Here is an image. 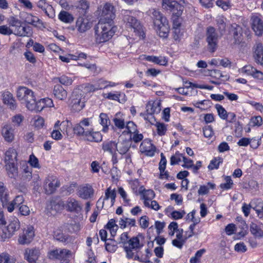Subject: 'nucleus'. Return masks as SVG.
I'll return each mask as SVG.
<instances>
[{
  "label": "nucleus",
  "instance_id": "nucleus-49",
  "mask_svg": "<svg viewBox=\"0 0 263 263\" xmlns=\"http://www.w3.org/2000/svg\"><path fill=\"white\" fill-rule=\"evenodd\" d=\"M126 130H125L124 133L127 132L128 134H133L137 132V125L133 121H128L126 123L125 126Z\"/></svg>",
  "mask_w": 263,
  "mask_h": 263
},
{
  "label": "nucleus",
  "instance_id": "nucleus-46",
  "mask_svg": "<svg viewBox=\"0 0 263 263\" xmlns=\"http://www.w3.org/2000/svg\"><path fill=\"white\" fill-rule=\"evenodd\" d=\"M250 231L255 237H260L263 235V231L254 223L250 224Z\"/></svg>",
  "mask_w": 263,
  "mask_h": 263
},
{
  "label": "nucleus",
  "instance_id": "nucleus-15",
  "mask_svg": "<svg viewBox=\"0 0 263 263\" xmlns=\"http://www.w3.org/2000/svg\"><path fill=\"white\" fill-rule=\"evenodd\" d=\"M76 24V28L80 33L85 32L92 26V23L88 18L84 16L78 17Z\"/></svg>",
  "mask_w": 263,
  "mask_h": 263
},
{
  "label": "nucleus",
  "instance_id": "nucleus-32",
  "mask_svg": "<svg viewBox=\"0 0 263 263\" xmlns=\"http://www.w3.org/2000/svg\"><path fill=\"white\" fill-rule=\"evenodd\" d=\"M69 122L68 121H63L61 124L60 121H57L54 124V129L51 134V137L56 140H60L62 138V135L59 130V126L60 125H63L64 126L68 125Z\"/></svg>",
  "mask_w": 263,
  "mask_h": 263
},
{
  "label": "nucleus",
  "instance_id": "nucleus-10",
  "mask_svg": "<svg viewBox=\"0 0 263 263\" xmlns=\"http://www.w3.org/2000/svg\"><path fill=\"white\" fill-rule=\"evenodd\" d=\"M154 26L157 34L160 37L163 38L167 37L170 31V27L166 19H163L162 22H160L158 20L156 21Z\"/></svg>",
  "mask_w": 263,
  "mask_h": 263
},
{
  "label": "nucleus",
  "instance_id": "nucleus-19",
  "mask_svg": "<svg viewBox=\"0 0 263 263\" xmlns=\"http://www.w3.org/2000/svg\"><path fill=\"white\" fill-rule=\"evenodd\" d=\"M93 193L94 190L91 185L86 184L79 187L78 195L83 199H87L91 198L93 196Z\"/></svg>",
  "mask_w": 263,
  "mask_h": 263
},
{
  "label": "nucleus",
  "instance_id": "nucleus-41",
  "mask_svg": "<svg viewBox=\"0 0 263 263\" xmlns=\"http://www.w3.org/2000/svg\"><path fill=\"white\" fill-rule=\"evenodd\" d=\"M253 143H255L256 144L255 145V147H257L259 145L258 142L257 140L254 139H249L247 138H243L240 139L237 144L239 146H246L248 145L249 144H250L251 146H253Z\"/></svg>",
  "mask_w": 263,
  "mask_h": 263
},
{
  "label": "nucleus",
  "instance_id": "nucleus-42",
  "mask_svg": "<svg viewBox=\"0 0 263 263\" xmlns=\"http://www.w3.org/2000/svg\"><path fill=\"white\" fill-rule=\"evenodd\" d=\"M16 259L8 253L5 252L0 254V263H15Z\"/></svg>",
  "mask_w": 263,
  "mask_h": 263
},
{
  "label": "nucleus",
  "instance_id": "nucleus-14",
  "mask_svg": "<svg viewBox=\"0 0 263 263\" xmlns=\"http://www.w3.org/2000/svg\"><path fill=\"white\" fill-rule=\"evenodd\" d=\"M115 9L112 5L110 4L106 3L103 7L101 18L100 20H104L105 22H114V19L115 18Z\"/></svg>",
  "mask_w": 263,
  "mask_h": 263
},
{
  "label": "nucleus",
  "instance_id": "nucleus-31",
  "mask_svg": "<svg viewBox=\"0 0 263 263\" xmlns=\"http://www.w3.org/2000/svg\"><path fill=\"white\" fill-rule=\"evenodd\" d=\"M53 93L55 97L60 100H64L67 97V91L60 85L54 86Z\"/></svg>",
  "mask_w": 263,
  "mask_h": 263
},
{
  "label": "nucleus",
  "instance_id": "nucleus-59",
  "mask_svg": "<svg viewBox=\"0 0 263 263\" xmlns=\"http://www.w3.org/2000/svg\"><path fill=\"white\" fill-rule=\"evenodd\" d=\"M203 135L206 138H210L214 135V132L212 127L210 125L205 126L203 128Z\"/></svg>",
  "mask_w": 263,
  "mask_h": 263
},
{
  "label": "nucleus",
  "instance_id": "nucleus-62",
  "mask_svg": "<svg viewBox=\"0 0 263 263\" xmlns=\"http://www.w3.org/2000/svg\"><path fill=\"white\" fill-rule=\"evenodd\" d=\"M114 123L118 128L123 129L125 128V125L123 119L115 117L113 119Z\"/></svg>",
  "mask_w": 263,
  "mask_h": 263
},
{
  "label": "nucleus",
  "instance_id": "nucleus-7",
  "mask_svg": "<svg viewBox=\"0 0 263 263\" xmlns=\"http://www.w3.org/2000/svg\"><path fill=\"white\" fill-rule=\"evenodd\" d=\"M72 254L70 250L66 249H57L48 253V256L50 259H58L62 262L69 261V258L72 256Z\"/></svg>",
  "mask_w": 263,
  "mask_h": 263
},
{
  "label": "nucleus",
  "instance_id": "nucleus-40",
  "mask_svg": "<svg viewBox=\"0 0 263 263\" xmlns=\"http://www.w3.org/2000/svg\"><path fill=\"white\" fill-rule=\"evenodd\" d=\"M17 157V153L15 149L10 148L5 153V160L6 163L14 162Z\"/></svg>",
  "mask_w": 263,
  "mask_h": 263
},
{
  "label": "nucleus",
  "instance_id": "nucleus-5",
  "mask_svg": "<svg viewBox=\"0 0 263 263\" xmlns=\"http://www.w3.org/2000/svg\"><path fill=\"white\" fill-rule=\"evenodd\" d=\"M84 92L80 88H76L71 96V109L75 112L81 111L85 106Z\"/></svg>",
  "mask_w": 263,
  "mask_h": 263
},
{
  "label": "nucleus",
  "instance_id": "nucleus-21",
  "mask_svg": "<svg viewBox=\"0 0 263 263\" xmlns=\"http://www.w3.org/2000/svg\"><path fill=\"white\" fill-rule=\"evenodd\" d=\"M146 112L152 118L153 114H158L161 110L160 100L149 101L146 106Z\"/></svg>",
  "mask_w": 263,
  "mask_h": 263
},
{
  "label": "nucleus",
  "instance_id": "nucleus-17",
  "mask_svg": "<svg viewBox=\"0 0 263 263\" xmlns=\"http://www.w3.org/2000/svg\"><path fill=\"white\" fill-rule=\"evenodd\" d=\"M40 251L36 248H27L24 253V258L29 263H36L40 256Z\"/></svg>",
  "mask_w": 263,
  "mask_h": 263
},
{
  "label": "nucleus",
  "instance_id": "nucleus-61",
  "mask_svg": "<svg viewBox=\"0 0 263 263\" xmlns=\"http://www.w3.org/2000/svg\"><path fill=\"white\" fill-rule=\"evenodd\" d=\"M242 211L246 217H248L250 213L251 209H253V205L251 204V201L249 204L243 203L242 206Z\"/></svg>",
  "mask_w": 263,
  "mask_h": 263
},
{
  "label": "nucleus",
  "instance_id": "nucleus-37",
  "mask_svg": "<svg viewBox=\"0 0 263 263\" xmlns=\"http://www.w3.org/2000/svg\"><path fill=\"white\" fill-rule=\"evenodd\" d=\"M58 18L61 22L67 24H70L74 21L73 15L65 11H61L59 14Z\"/></svg>",
  "mask_w": 263,
  "mask_h": 263
},
{
  "label": "nucleus",
  "instance_id": "nucleus-56",
  "mask_svg": "<svg viewBox=\"0 0 263 263\" xmlns=\"http://www.w3.org/2000/svg\"><path fill=\"white\" fill-rule=\"evenodd\" d=\"M216 22L218 27L219 31L222 34L224 31L226 26L224 19L222 17H219L217 18Z\"/></svg>",
  "mask_w": 263,
  "mask_h": 263
},
{
  "label": "nucleus",
  "instance_id": "nucleus-33",
  "mask_svg": "<svg viewBox=\"0 0 263 263\" xmlns=\"http://www.w3.org/2000/svg\"><path fill=\"white\" fill-rule=\"evenodd\" d=\"M253 209L255 211L259 218H263V202L260 199H254L251 201Z\"/></svg>",
  "mask_w": 263,
  "mask_h": 263
},
{
  "label": "nucleus",
  "instance_id": "nucleus-39",
  "mask_svg": "<svg viewBox=\"0 0 263 263\" xmlns=\"http://www.w3.org/2000/svg\"><path fill=\"white\" fill-rule=\"evenodd\" d=\"M24 21L35 27L41 23L40 20L37 17L33 16L30 13H26Z\"/></svg>",
  "mask_w": 263,
  "mask_h": 263
},
{
  "label": "nucleus",
  "instance_id": "nucleus-29",
  "mask_svg": "<svg viewBox=\"0 0 263 263\" xmlns=\"http://www.w3.org/2000/svg\"><path fill=\"white\" fill-rule=\"evenodd\" d=\"M2 135L7 142H11L14 139L13 129L11 125L7 124L5 125L2 130Z\"/></svg>",
  "mask_w": 263,
  "mask_h": 263
},
{
  "label": "nucleus",
  "instance_id": "nucleus-8",
  "mask_svg": "<svg viewBox=\"0 0 263 263\" xmlns=\"http://www.w3.org/2000/svg\"><path fill=\"white\" fill-rule=\"evenodd\" d=\"M116 197V190L115 189L111 190V187H109L105 190L104 197H101L99 199L97 204L98 205H101L103 208L106 202L109 206H112L115 203Z\"/></svg>",
  "mask_w": 263,
  "mask_h": 263
},
{
  "label": "nucleus",
  "instance_id": "nucleus-38",
  "mask_svg": "<svg viewBox=\"0 0 263 263\" xmlns=\"http://www.w3.org/2000/svg\"><path fill=\"white\" fill-rule=\"evenodd\" d=\"M146 60L152 62L160 65L165 66L167 64V61L165 57H155L148 55L145 58Z\"/></svg>",
  "mask_w": 263,
  "mask_h": 263
},
{
  "label": "nucleus",
  "instance_id": "nucleus-58",
  "mask_svg": "<svg viewBox=\"0 0 263 263\" xmlns=\"http://www.w3.org/2000/svg\"><path fill=\"white\" fill-rule=\"evenodd\" d=\"M28 162L30 165L34 168L40 167L38 159L33 155L32 154L29 156Z\"/></svg>",
  "mask_w": 263,
  "mask_h": 263
},
{
  "label": "nucleus",
  "instance_id": "nucleus-4",
  "mask_svg": "<svg viewBox=\"0 0 263 263\" xmlns=\"http://www.w3.org/2000/svg\"><path fill=\"white\" fill-rule=\"evenodd\" d=\"M16 97L28 109L34 108L35 97L32 90L25 86H20L17 90Z\"/></svg>",
  "mask_w": 263,
  "mask_h": 263
},
{
  "label": "nucleus",
  "instance_id": "nucleus-44",
  "mask_svg": "<svg viewBox=\"0 0 263 263\" xmlns=\"http://www.w3.org/2000/svg\"><path fill=\"white\" fill-rule=\"evenodd\" d=\"M106 228L109 230L112 236L116 235L118 226L116 224L115 219H111L109 220L106 226Z\"/></svg>",
  "mask_w": 263,
  "mask_h": 263
},
{
  "label": "nucleus",
  "instance_id": "nucleus-60",
  "mask_svg": "<svg viewBox=\"0 0 263 263\" xmlns=\"http://www.w3.org/2000/svg\"><path fill=\"white\" fill-rule=\"evenodd\" d=\"M177 5V2L174 0H162V6L165 8H173Z\"/></svg>",
  "mask_w": 263,
  "mask_h": 263
},
{
  "label": "nucleus",
  "instance_id": "nucleus-28",
  "mask_svg": "<svg viewBox=\"0 0 263 263\" xmlns=\"http://www.w3.org/2000/svg\"><path fill=\"white\" fill-rule=\"evenodd\" d=\"M254 59L258 64L263 65V46L261 43H256L254 47Z\"/></svg>",
  "mask_w": 263,
  "mask_h": 263
},
{
  "label": "nucleus",
  "instance_id": "nucleus-22",
  "mask_svg": "<svg viewBox=\"0 0 263 263\" xmlns=\"http://www.w3.org/2000/svg\"><path fill=\"white\" fill-rule=\"evenodd\" d=\"M140 149L141 153H145L147 156H152L154 155L155 147L150 140L145 139L141 143Z\"/></svg>",
  "mask_w": 263,
  "mask_h": 263
},
{
  "label": "nucleus",
  "instance_id": "nucleus-47",
  "mask_svg": "<svg viewBox=\"0 0 263 263\" xmlns=\"http://www.w3.org/2000/svg\"><path fill=\"white\" fill-rule=\"evenodd\" d=\"M37 6L39 8H41L48 15H49L48 13V10H51L52 9V6L46 3L45 0H40L37 3Z\"/></svg>",
  "mask_w": 263,
  "mask_h": 263
},
{
  "label": "nucleus",
  "instance_id": "nucleus-26",
  "mask_svg": "<svg viewBox=\"0 0 263 263\" xmlns=\"http://www.w3.org/2000/svg\"><path fill=\"white\" fill-rule=\"evenodd\" d=\"M9 200V193L8 190L2 182H0V203L3 207H5Z\"/></svg>",
  "mask_w": 263,
  "mask_h": 263
},
{
  "label": "nucleus",
  "instance_id": "nucleus-1",
  "mask_svg": "<svg viewBox=\"0 0 263 263\" xmlns=\"http://www.w3.org/2000/svg\"><path fill=\"white\" fill-rule=\"evenodd\" d=\"M117 29L114 22H105L104 19L100 20L95 27L97 40L99 43L108 41L114 35Z\"/></svg>",
  "mask_w": 263,
  "mask_h": 263
},
{
  "label": "nucleus",
  "instance_id": "nucleus-43",
  "mask_svg": "<svg viewBox=\"0 0 263 263\" xmlns=\"http://www.w3.org/2000/svg\"><path fill=\"white\" fill-rule=\"evenodd\" d=\"M76 7L81 13L85 14L89 9V4L86 0H80L78 2Z\"/></svg>",
  "mask_w": 263,
  "mask_h": 263
},
{
  "label": "nucleus",
  "instance_id": "nucleus-23",
  "mask_svg": "<svg viewBox=\"0 0 263 263\" xmlns=\"http://www.w3.org/2000/svg\"><path fill=\"white\" fill-rule=\"evenodd\" d=\"M252 27L255 34L260 36L263 33V22L257 16H253L252 17Z\"/></svg>",
  "mask_w": 263,
  "mask_h": 263
},
{
  "label": "nucleus",
  "instance_id": "nucleus-30",
  "mask_svg": "<svg viewBox=\"0 0 263 263\" xmlns=\"http://www.w3.org/2000/svg\"><path fill=\"white\" fill-rule=\"evenodd\" d=\"M22 24V23H20L14 27L13 34L18 36H29L31 34L30 28L23 26Z\"/></svg>",
  "mask_w": 263,
  "mask_h": 263
},
{
  "label": "nucleus",
  "instance_id": "nucleus-55",
  "mask_svg": "<svg viewBox=\"0 0 263 263\" xmlns=\"http://www.w3.org/2000/svg\"><path fill=\"white\" fill-rule=\"evenodd\" d=\"M13 33V31L11 29L10 26L6 25L0 26V34L4 35H10Z\"/></svg>",
  "mask_w": 263,
  "mask_h": 263
},
{
  "label": "nucleus",
  "instance_id": "nucleus-24",
  "mask_svg": "<svg viewBox=\"0 0 263 263\" xmlns=\"http://www.w3.org/2000/svg\"><path fill=\"white\" fill-rule=\"evenodd\" d=\"M20 228V222L17 218H14L7 227V233H5V238L11 237Z\"/></svg>",
  "mask_w": 263,
  "mask_h": 263
},
{
  "label": "nucleus",
  "instance_id": "nucleus-16",
  "mask_svg": "<svg viewBox=\"0 0 263 263\" xmlns=\"http://www.w3.org/2000/svg\"><path fill=\"white\" fill-rule=\"evenodd\" d=\"M53 238L65 245L73 243L74 238L72 236L63 233L60 229H56L53 232Z\"/></svg>",
  "mask_w": 263,
  "mask_h": 263
},
{
  "label": "nucleus",
  "instance_id": "nucleus-27",
  "mask_svg": "<svg viewBox=\"0 0 263 263\" xmlns=\"http://www.w3.org/2000/svg\"><path fill=\"white\" fill-rule=\"evenodd\" d=\"M24 202V198L22 195H18L10 202L7 203L5 206L9 212H12L15 207L19 208Z\"/></svg>",
  "mask_w": 263,
  "mask_h": 263
},
{
  "label": "nucleus",
  "instance_id": "nucleus-20",
  "mask_svg": "<svg viewBox=\"0 0 263 263\" xmlns=\"http://www.w3.org/2000/svg\"><path fill=\"white\" fill-rule=\"evenodd\" d=\"M117 147L116 151H117L120 155H124L127 152H129V149L131 146V143L128 140H123L120 137L118 141L116 142Z\"/></svg>",
  "mask_w": 263,
  "mask_h": 263
},
{
  "label": "nucleus",
  "instance_id": "nucleus-2",
  "mask_svg": "<svg viewBox=\"0 0 263 263\" xmlns=\"http://www.w3.org/2000/svg\"><path fill=\"white\" fill-rule=\"evenodd\" d=\"M121 14L123 16V21L126 27L133 31L139 37L144 38L145 34L143 27L139 21L133 16V12L127 10H123Z\"/></svg>",
  "mask_w": 263,
  "mask_h": 263
},
{
  "label": "nucleus",
  "instance_id": "nucleus-12",
  "mask_svg": "<svg viewBox=\"0 0 263 263\" xmlns=\"http://www.w3.org/2000/svg\"><path fill=\"white\" fill-rule=\"evenodd\" d=\"M34 236V232L32 227H27L19 236L18 242L21 245L28 244L31 242Z\"/></svg>",
  "mask_w": 263,
  "mask_h": 263
},
{
  "label": "nucleus",
  "instance_id": "nucleus-3",
  "mask_svg": "<svg viewBox=\"0 0 263 263\" xmlns=\"http://www.w3.org/2000/svg\"><path fill=\"white\" fill-rule=\"evenodd\" d=\"M87 126H81V124H76L73 130L76 134L82 136L89 142H99L102 141V136L99 132H95L92 128H88Z\"/></svg>",
  "mask_w": 263,
  "mask_h": 263
},
{
  "label": "nucleus",
  "instance_id": "nucleus-51",
  "mask_svg": "<svg viewBox=\"0 0 263 263\" xmlns=\"http://www.w3.org/2000/svg\"><path fill=\"white\" fill-rule=\"evenodd\" d=\"M183 157H184V156L182 154L179 152L176 153L174 155L171 157L170 164L172 165L178 164L181 161L182 159H183Z\"/></svg>",
  "mask_w": 263,
  "mask_h": 263
},
{
  "label": "nucleus",
  "instance_id": "nucleus-54",
  "mask_svg": "<svg viewBox=\"0 0 263 263\" xmlns=\"http://www.w3.org/2000/svg\"><path fill=\"white\" fill-rule=\"evenodd\" d=\"M216 108L217 110L218 115L221 119L224 120L228 119V112H227L226 110L221 105H216Z\"/></svg>",
  "mask_w": 263,
  "mask_h": 263
},
{
  "label": "nucleus",
  "instance_id": "nucleus-11",
  "mask_svg": "<svg viewBox=\"0 0 263 263\" xmlns=\"http://www.w3.org/2000/svg\"><path fill=\"white\" fill-rule=\"evenodd\" d=\"M140 248V241L138 237H133L129 239L127 242H126L123 247L126 253L127 257L133 256V251H136Z\"/></svg>",
  "mask_w": 263,
  "mask_h": 263
},
{
  "label": "nucleus",
  "instance_id": "nucleus-9",
  "mask_svg": "<svg viewBox=\"0 0 263 263\" xmlns=\"http://www.w3.org/2000/svg\"><path fill=\"white\" fill-rule=\"evenodd\" d=\"M60 185V181L55 176L49 175L45 180L44 188L45 192L51 194L55 192Z\"/></svg>",
  "mask_w": 263,
  "mask_h": 263
},
{
  "label": "nucleus",
  "instance_id": "nucleus-52",
  "mask_svg": "<svg viewBox=\"0 0 263 263\" xmlns=\"http://www.w3.org/2000/svg\"><path fill=\"white\" fill-rule=\"evenodd\" d=\"M262 123V119L260 116L254 117L251 119L249 125L251 127L259 126Z\"/></svg>",
  "mask_w": 263,
  "mask_h": 263
},
{
  "label": "nucleus",
  "instance_id": "nucleus-34",
  "mask_svg": "<svg viewBox=\"0 0 263 263\" xmlns=\"http://www.w3.org/2000/svg\"><path fill=\"white\" fill-rule=\"evenodd\" d=\"M7 173L11 178H14L18 175V168L14 162H7L5 165Z\"/></svg>",
  "mask_w": 263,
  "mask_h": 263
},
{
  "label": "nucleus",
  "instance_id": "nucleus-35",
  "mask_svg": "<svg viewBox=\"0 0 263 263\" xmlns=\"http://www.w3.org/2000/svg\"><path fill=\"white\" fill-rule=\"evenodd\" d=\"M117 144L116 141H107L102 143V148L104 152L113 154L116 152Z\"/></svg>",
  "mask_w": 263,
  "mask_h": 263
},
{
  "label": "nucleus",
  "instance_id": "nucleus-25",
  "mask_svg": "<svg viewBox=\"0 0 263 263\" xmlns=\"http://www.w3.org/2000/svg\"><path fill=\"white\" fill-rule=\"evenodd\" d=\"M3 102L6 104L11 109H15L16 108L15 100L13 95L9 91H5L2 95Z\"/></svg>",
  "mask_w": 263,
  "mask_h": 263
},
{
  "label": "nucleus",
  "instance_id": "nucleus-6",
  "mask_svg": "<svg viewBox=\"0 0 263 263\" xmlns=\"http://www.w3.org/2000/svg\"><path fill=\"white\" fill-rule=\"evenodd\" d=\"M206 36L208 49L210 52H214L217 48L218 42V35L215 29L213 27H209L206 29Z\"/></svg>",
  "mask_w": 263,
  "mask_h": 263
},
{
  "label": "nucleus",
  "instance_id": "nucleus-18",
  "mask_svg": "<svg viewBox=\"0 0 263 263\" xmlns=\"http://www.w3.org/2000/svg\"><path fill=\"white\" fill-rule=\"evenodd\" d=\"M230 32L233 36V43L236 45L239 44L242 40V28L236 24H233L231 25Z\"/></svg>",
  "mask_w": 263,
  "mask_h": 263
},
{
  "label": "nucleus",
  "instance_id": "nucleus-63",
  "mask_svg": "<svg viewBox=\"0 0 263 263\" xmlns=\"http://www.w3.org/2000/svg\"><path fill=\"white\" fill-rule=\"evenodd\" d=\"M120 96V92H116V93L109 92L104 95V97L109 100L119 101Z\"/></svg>",
  "mask_w": 263,
  "mask_h": 263
},
{
  "label": "nucleus",
  "instance_id": "nucleus-45",
  "mask_svg": "<svg viewBox=\"0 0 263 263\" xmlns=\"http://www.w3.org/2000/svg\"><path fill=\"white\" fill-rule=\"evenodd\" d=\"M223 159L222 158L218 157L213 158L209 164L208 168L210 170L214 169H217L219 167V164L222 163Z\"/></svg>",
  "mask_w": 263,
  "mask_h": 263
},
{
  "label": "nucleus",
  "instance_id": "nucleus-48",
  "mask_svg": "<svg viewBox=\"0 0 263 263\" xmlns=\"http://www.w3.org/2000/svg\"><path fill=\"white\" fill-rule=\"evenodd\" d=\"M155 126L157 128V132L158 135H164L167 131V125L163 123L156 122Z\"/></svg>",
  "mask_w": 263,
  "mask_h": 263
},
{
  "label": "nucleus",
  "instance_id": "nucleus-57",
  "mask_svg": "<svg viewBox=\"0 0 263 263\" xmlns=\"http://www.w3.org/2000/svg\"><path fill=\"white\" fill-rule=\"evenodd\" d=\"M225 181V183L220 184V187L224 190H229L231 189L233 185V181L231 179V177H226Z\"/></svg>",
  "mask_w": 263,
  "mask_h": 263
},
{
  "label": "nucleus",
  "instance_id": "nucleus-64",
  "mask_svg": "<svg viewBox=\"0 0 263 263\" xmlns=\"http://www.w3.org/2000/svg\"><path fill=\"white\" fill-rule=\"evenodd\" d=\"M185 214V213L184 211H174L170 213L172 218L176 220L182 218Z\"/></svg>",
  "mask_w": 263,
  "mask_h": 263
},
{
  "label": "nucleus",
  "instance_id": "nucleus-13",
  "mask_svg": "<svg viewBox=\"0 0 263 263\" xmlns=\"http://www.w3.org/2000/svg\"><path fill=\"white\" fill-rule=\"evenodd\" d=\"M63 207L68 212L79 213L82 210L80 202L76 199L69 197L63 204Z\"/></svg>",
  "mask_w": 263,
  "mask_h": 263
},
{
  "label": "nucleus",
  "instance_id": "nucleus-50",
  "mask_svg": "<svg viewBox=\"0 0 263 263\" xmlns=\"http://www.w3.org/2000/svg\"><path fill=\"white\" fill-rule=\"evenodd\" d=\"M205 252V250L203 249L197 251L195 256L191 258L190 260V263H199L200 258Z\"/></svg>",
  "mask_w": 263,
  "mask_h": 263
},
{
  "label": "nucleus",
  "instance_id": "nucleus-53",
  "mask_svg": "<svg viewBox=\"0 0 263 263\" xmlns=\"http://www.w3.org/2000/svg\"><path fill=\"white\" fill-rule=\"evenodd\" d=\"M240 71L241 73L253 77L254 72L256 71V69L251 65H246L240 69Z\"/></svg>",
  "mask_w": 263,
  "mask_h": 263
},
{
  "label": "nucleus",
  "instance_id": "nucleus-36",
  "mask_svg": "<svg viewBox=\"0 0 263 263\" xmlns=\"http://www.w3.org/2000/svg\"><path fill=\"white\" fill-rule=\"evenodd\" d=\"M99 123L103 126L102 132L106 133L110 125V120L106 114L101 113L99 116Z\"/></svg>",
  "mask_w": 263,
  "mask_h": 263
}]
</instances>
